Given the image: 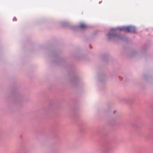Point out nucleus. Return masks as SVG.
<instances>
[{"label": "nucleus", "mask_w": 153, "mask_h": 153, "mask_svg": "<svg viewBox=\"0 0 153 153\" xmlns=\"http://www.w3.org/2000/svg\"><path fill=\"white\" fill-rule=\"evenodd\" d=\"M118 30L123 31H127L128 32L134 33L136 31L134 27L131 26L124 27L123 26L118 28Z\"/></svg>", "instance_id": "nucleus-1"}, {"label": "nucleus", "mask_w": 153, "mask_h": 153, "mask_svg": "<svg viewBox=\"0 0 153 153\" xmlns=\"http://www.w3.org/2000/svg\"><path fill=\"white\" fill-rule=\"evenodd\" d=\"M86 27V25L83 23H81L79 25V27L81 29L85 28Z\"/></svg>", "instance_id": "nucleus-2"}, {"label": "nucleus", "mask_w": 153, "mask_h": 153, "mask_svg": "<svg viewBox=\"0 0 153 153\" xmlns=\"http://www.w3.org/2000/svg\"><path fill=\"white\" fill-rule=\"evenodd\" d=\"M114 35L113 34H109L108 35V36L109 39L111 38L112 37H114Z\"/></svg>", "instance_id": "nucleus-3"}]
</instances>
